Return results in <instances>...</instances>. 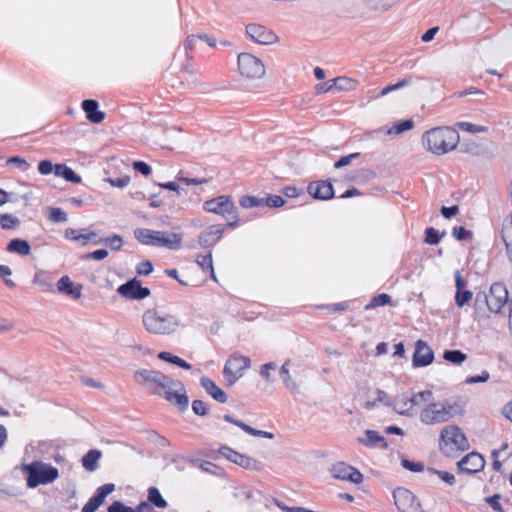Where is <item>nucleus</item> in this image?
I'll use <instances>...</instances> for the list:
<instances>
[{
	"label": "nucleus",
	"mask_w": 512,
	"mask_h": 512,
	"mask_svg": "<svg viewBox=\"0 0 512 512\" xmlns=\"http://www.w3.org/2000/svg\"><path fill=\"white\" fill-rule=\"evenodd\" d=\"M246 35L256 44L275 45L279 43V36L269 27L259 23H250L246 26Z\"/></svg>",
	"instance_id": "obj_11"
},
{
	"label": "nucleus",
	"mask_w": 512,
	"mask_h": 512,
	"mask_svg": "<svg viewBox=\"0 0 512 512\" xmlns=\"http://www.w3.org/2000/svg\"><path fill=\"white\" fill-rule=\"evenodd\" d=\"M285 363L290 365L294 374L299 375L305 370L304 362L300 358H289L285 361Z\"/></svg>",
	"instance_id": "obj_58"
},
{
	"label": "nucleus",
	"mask_w": 512,
	"mask_h": 512,
	"mask_svg": "<svg viewBox=\"0 0 512 512\" xmlns=\"http://www.w3.org/2000/svg\"><path fill=\"white\" fill-rule=\"evenodd\" d=\"M198 181L191 178H180L176 181L159 183V187L165 190L173 191L180 194L185 186L197 185Z\"/></svg>",
	"instance_id": "obj_35"
},
{
	"label": "nucleus",
	"mask_w": 512,
	"mask_h": 512,
	"mask_svg": "<svg viewBox=\"0 0 512 512\" xmlns=\"http://www.w3.org/2000/svg\"><path fill=\"white\" fill-rule=\"evenodd\" d=\"M117 292L128 300H143L150 296L151 292L147 287L141 286L137 279H132L117 288Z\"/></svg>",
	"instance_id": "obj_15"
},
{
	"label": "nucleus",
	"mask_w": 512,
	"mask_h": 512,
	"mask_svg": "<svg viewBox=\"0 0 512 512\" xmlns=\"http://www.w3.org/2000/svg\"><path fill=\"white\" fill-rule=\"evenodd\" d=\"M453 127L457 130L458 134L468 135H481L486 134L490 130L488 122H479L471 120H463L456 122Z\"/></svg>",
	"instance_id": "obj_23"
},
{
	"label": "nucleus",
	"mask_w": 512,
	"mask_h": 512,
	"mask_svg": "<svg viewBox=\"0 0 512 512\" xmlns=\"http://www.w3.org/2000/svg\"><path fill=\"white\" fill-rule=\"evenodd\" d=\"M136 272L140 276H147L154 270L153 264L150 260H142L136 265Z\"/></svg>",
	"instance_id": "obj_55"
},
{
	"label": "nucleus",
	"mask_w": 512,
	"mask_h": 512,
	"mask_svg": "<svg viewBox=\"0 0 512 512\" xmlns=\"http://www.w3.org/2000/svg\"><path fill=\"white\" fill-rule=\"evenodd\" d=\"M500 416L512 423V396L500 408Z\"/></svg>",
	"instance_id": "obj_59"
},
{
	"label": "nucleus",
	"mask_w": 512,
	"mask_h": 512,
	"mask_svg": "<svg viewBox=\"0 0 512 512\" xmlns=\"http://www.w3.org/2000/svg\"><path fill=\"white\" fill-rule=\"evenodd\" d=\"M316 90L319 93H336L335 78L318 84Z\"/></svg>",
	"instance_id": "obj_62"
},
{
	"label": "nucleus",
	"mask_w": 512,
	"mask_h": 512,
	"mask_svg": "<svg viewBox=\"0 0 512 512\" xmlns=\"http://www.w3.org/2000/svg\"><path fill=\"white\" fill-rule=\"evenodd\" d=\"M158 393L178 411L184 412L189 407V397L185 385L176 379L166 376Z\"/></svg>",
	"instance_id": "obj_7"
},
{
	"label": "nucleus",
	"mask_w": 512,
	"mask_h": 512,
	"mask_svg": "<svg viewBox=\"0 0 512 512\" xmlns=\"http://www.w3.org/2000/svg\"><path fill=\"white\" fill-rule=\"evenodd\" d=\"M426 473L428 474L430 480H432L434 476H437L441 481H443L448 486H454L456 483V478L454 474L450 472L437 470L435 468H427Z\"/></svg>",
	"instance_id": "obj_41"
},
{
	"label": "nucleus",
	"mask_w": 512,
	"mask_h": 512,
	"mask_svg": "<svg viewBox=\"0 0 512 512\" xmlns=\"http://www.w3.org/2000/svg\"><path fill=\"white\" fill-rule=\"evenodd\" d=\"M56 176L72 183H80L82 180L74 170L64 164H56Z\"/></svg>",
	"instance_id": "obj_38"
},
{
	"label": "nucleus",
	"mask_w": 512,
	"mask_h": 512,
	"mask_svg": "<svg viewBox=\"0 0 512 512\" xmlns=\"http://www.w3.org/2000/svg\"><path fill=\"white\" fill-rule=\"evenodd\" d=\"M452 236L457 240H469L472 238V232L460 226L453 228Z\"/></svg>",
	"instance_id": "obj_61"
},
{
	"label": "nucleus",
	"mask_w": 512,
	"mask_h": 512,
	"mask_svg": "<svg viewBox=\"0 0 512 512\" xmlns=\"http://www.w3.org/2000/svg\"><path fill=\"white\" fill-rule=\"evenodd\" d=\"M100 458V450H89L82 458V465L87 471L93 472L99 467L98 461Z\"/></svg>",
	"instance_id": "obj_36"
},
{
	"label": "nucleus",
	"mask_w": 512,
	"mask_h": 512,
	"mask_svg": "<svg viewBox=\"0 0 512 512\" xmlns=\"http://www.w3.org/2000/svg\"><path fill=\"white\" fill-rule=\"evenodd\" d=\"M424 405L417 413L420 423L433 426L444 423L456 417H462L467 411V401L462 397H454L446 400L433 399L423 402Z\"/></svg>",
	"instance_id": "obj_1"
},
{
	"label": "nucleus",
	"mask_w": 512,
	"mask_h": 512,
	"mask_svg": "<svg viewBox=\"0 0 512 512\" xmlns=\"http://www.w3.org/2000/svg\"><path fill=\"white\" fill-rule=\"evenodd\" d=\"M501 237L506 247L507 257L512 263V211L502 225Z\"/></svg>",
	"instance_id": "obj_32"
},
{
	"label": "nucleus",
	"mask_w": 512,
	"mask_h": 512,
	"mask_svg": "<svg viewBox=\"0 0 512 512\" xmlns=\"http://www.w3.org/2000/svg\"><path fill=\"white\" fill-rule=\"evenodd\" d=\"M7 251L10 253H17L19 255H28L31 248L27 241L22 239H13L8 243Z\"/></svg>",
	"instance_id": "obj_42"
},
{
	"label": "nucleus",
	"mask_w": 512,
	"mask_h": 512,
	"mask_svg": "<svg viewBox=\"0 0 512 512\" xmlns=\"http://www.w3.org/2000/svg\"><path fill=\"white\" fill-rule=\"evenodd\" d=\"M83 110L89 121L100 123L104 119V113L99 109V105L94 100H85L82 104Z\"/></svg>",
	"instance_id": "obj_33"
},
{
	"label": "nucleus",
	"mask_w": 512,
	"mask_h": 512,
	"mask_svg": "<svg viewBox=\"0 0 512 512\" xmlns=\"http://www.w3.org/2000/svg\"><path fill=\"white\" fill-rule=\"evenodd\" d=\"M419 142L425 152L442 156L456 149L460 136L453 126L438 125L426 129Z\"/></svg>",
	"instance_id": "obj_2"
},
{
	"label": "nucleus",
	"mask_w": 512,
	"mask_h": 512,
	"mask_svg": "<svg viewBox=\"0 0 512 512\" xmlns=\"http://www.w3.org/2000/svg\"><path fill=\"white\" fill-rule=\"evenodd\" d=\"M264 198V205L271 208H279L285 205V200L279 195H267Z\"/></svg>",
	"instance_id": "obj_54"
},
{
	"label": "nucleus",
	"mask_w": 512,
	"mask_h": 512,
	"mask_svg": "<svg viewBox=\"0 0 512 512\" xmlns=\"http://www.w3.org/2000/svg\"><path fill=\"white\" fill-rule=\"evenodd\" d=\"M191 465L200 468L202 471L218 475L221 473V469L217 464H214L208 460L203 459H192Z\"/></svg>",
	"instance_id": "obj_44"
},
{
	"label": "nucleus",
	"mask_w": 512,
	"mask_h": 512,
	"mask_svg": "<svg viewBox=\"0 0 512 512\" xmlns=\"http://www.w3.org/2000/svg\"><path fill=\"white\" fill-rule=\"evenodd\" d=\"M115 486L112 483L104 484L98 487L92 496L98 503L102 504L105 498L114 491Z\"/></svg>",
	"instance_id": "obj_50"
},
{
	"label": "nucleus",
	"mask_w": 512,
	"mask_h": 512,
	"mask_svg": "<svg viewBox=\"0 0 512 512\" xmlns=\"http://www.w3.org/2000/svg\"><path fill=\"white\" fill-rule=\"evenodd\" d=\"M123 166H125V163L120 159H111L107 162L105 174L107 175L106 180L111 186L116 188H126L129 186L131 182L129 175H121L119 177L114 176V173L117 170H120Z\"/></svg>",
	"instance_id": "obj_17"
},
{
	"label": "nucleus",
	"mask_w": 512,
	"mask_h": 512,
	"mask_svg": "<svg viewBox=\"0 0 512 512\" xmlns=\"http://www.w3.org/2000/svg\"><path fill=\"white\" fill-rule=\"evenodd\" d=\"M200 385L215 401L219 403H226L228 401L226 392L211 378L206 376L201 377Z\"/></svg>",
	"instance_id": "obj_26"
},
{
	"label": "nucleus",
	"mask_w": 512,
	"mask_h": 512,
	"mask_svg": "<svg viewBox=\"0 0 512 512\" xmlns=\"http://www.w3.org/2000/svg\"><path fill=\"white\" fill-rule=\"evenodd\" d=\"M416 122L413 118L399 119L393 122L387 123L383 127V133L390 138L401 136L414 130Z\"/></svg>",
	"instance_id": "obj_21"
},
{
	"label": "nucleus",
	"mask_w": 512,
	"mask_h": 512,
	"mask_svg": "<svg viewBox=\"0 0 512 512\" xmlns=\"http://www.w3.org/2000/svg\"><path fill=\"white\" fill-rule=\"evenodd\" d=\"M65 239L75 242L80 246H86L89 243H96V234L86 232L85 230L76 228H67L64 232Z\"/></svg>",
	"instance_id": "obj_27"
},
{
	"label": "nucleus",
	"mask_w": 512,
	"mask_h": 512,
	"mask_svg": "<svg viewBox=\"0 0 512 512\" xmlns=\"http://www.w3.org/2000/svg\"><path fill=\"white\" fill-rule=\"evenodd\" d=\"M278 373L281 377L283 384L287 389L292 391L297 389L298 385L296 376H298V374L293 373V370L289 364H286L284 362L282 366L279 368Z\"/></svg>",
	"instance_id": "obj_34"
},
{
	"label": "nucleus",
	"mask_w": 512,
	"mask_h": 512,
	"mask_svg": "<svg viewBox=\"0 0 512 512\" xmlns=\"http://www.w3.org/2000/svg\"><path fill=\"white\" fill-rule=\"evenodd\" d=\"M135 239L143 245L158 247L160 239V231L148 228H138L134 231Z\"/></svg>",
	"instance_id": "obj_30"
},
{
	"label": "nucleus",
	"mask_w": 512,
	"mask_h": 512,
	"mask_svg": "<svg viewBox=\"0 0 512 512\" xmlns=\"http://www.w3.org/2000/svg\"><path fill=\"white\" fill-rule=\"evenodd\" d=\"M148 500L157 508H166L167 501L162 497L160 491L156 487H150L148 490Z\"/></svg>",
	"instance_id": "obj_48"
},
{
	"label": "nucleus",
	"mask_w": 512,
	"mask_h": 512,
	"mask_svg": "<svg viewBox=\"0 0 512 512\" xmlns=\"http://www.w3.org/2000/svg\"><path fill=\"white\" fill-rule=\"evenodd\" d=\"M222 234L223 227L221 225H213L200 235L199 242L206 247L212 246L221 238Z\"/></svg>",
	"instance_id": "obj_31"
},
{
	"label": "nucleus",
	"mask_w": 512,
	"mask_h": 512,
	"mask_svg": "<svg viewBox=\"0 0 512 512\" xmlns=\"http://www.w3.org/2000/svg\"><path fill=\"white\" fill-rule=\"evenodd\" d=\"M45 216L53 223H63L67 221V214L59 208L49 207L45 210Z\"/></svg>",
	"instance_id": "obj_47"
},
{
	"label": "nucleus",
	"mask_w": 512,
	"mask_h": 512,
	"mask_svg": "<svg viewBox=\"0 0 512 512\" xmlns=\"http://www.w3.org/2000/svg\"><path fill=\"white\" fill-rule=\"evenodd\" d=\"M183 236L177 232L160 231V239L158 247L169 250H178L182 247Z\"/></svg>",
	"instance_id": "obj_29"
},
{
	"label": "nucleus",
	"mask_w": 512,
	"mask_h": 512,
	"mask_svg": "<svg viewBox=\"0 0 512 512\" xmlns=\"http://www.w3.org/2000/svg\"><path fill=\"white\" fill-rule=\"evenodd\" d=\"M218 452L219 455L215 457L216 460L224 458L246 469L260 468V461L247 454L240 453L238 450H224V453L223 450H218Z\"/></svg>",
	"instance_id": "obj_14"
},
{
	"label": "nucleus",
	"mask_w": 512,
	"mask_h": 512,
	"mask_svg": "<svg viewBox=\"0 0 512 512\" xmlns=\"http://www.w3.org/2000/svg\"><path fill=\"white\" fill-rule=\"evenodd\" d=\"M236 71L244 81H258L266 75L264 61L250 52H241L237 56Z\"/></svg>",
	"instance_id": "obj_5"
},
{
	"label": "nucleus",
	"mask_w": 512,
	"mask_h": 512,
	"mask_svg": "<svg viewBox=\"0 0 512 512\" xmlns=\"http://www.w3.org/2000/svg\"><path fill=\"white\" fill-rule=\"evenodd\" d=\"M105 243L113 251H118L123 246V240L118 235H113L106 238Z\"/></svg>",
	"instance_id": "obj_63"
},
{
	"label": "nucleus",
	"mask_w": 512,
	"mask_h": 512,
	"mask_svg": "<svg viewBox=\"0 0 512 512\" xmlns=\"http://www.w3.org/2000/svg\"><path fill=\"white\" fill-rule=\"evenodd\" d=\"M26 474V484L29 488H36L39 485H47L59 477V471L49 463L33 461L22 468Z\"/></svg>",
	"instance_id": "obj_6"
},
{
	"label": "nucleus",
	"mask_w": 512,
	"mask_h": 512,
	"mask_svg": "<svg viewBox=\"0 0 512 512\" xmlns=\"http://www.w3.org/2000/svg\"><path fill=\"white\" fill-rule=\"evenodd\" d=\"M444 233H440L435 228H428L425 231V242L427 244H437L443 237Z\"/></svg>",
	"instance_id": "obj_53"
},
{
	"label": "nucleus",
	"mask_w": 512,
	"mask_h": 512,
	"mask_svg": "<svg viewBox=\"0 0 512 512\" xmlns=\"http://www.w3.org/2000/svg\"><path fill=\"white\" fill-rule=\"evenodd\" d=\"M108 512H135V509L125 506L122 502L115 501L108 507Z\"/></svg>",
	"instance_id": "obj_64"
},
{
	"label": "nucleus",
	"mask_w": 512,
	"mask_h": 512,
	"mask_svg": "<svg viewBox=\"0 0 512 512\" xmlns=\"http://www.w3.org/2000/svg\"><path fill=\"white\" fill-rule=\"evenodd\" d=\"M438 444L441 448H465L469 446L465 431L454 424L446 425L440 430Z\"/></svg>",
	"instance_id": "obj_9"
},
{
	"label": "nucleus",
	"mask_w": 512,
	"mask_h": 512,
	"mask_svg": "<svg viewBox=\"0 0 512 512\" xmlns=\"http://www.w3.org/2000/svg\"><path fill=\"white\" fill-rule=\"evenodd\" d=\"M142 325L152 335L168 336L184 328L182 321L174 316L155 309L146 310L142 316Z\"/></svg>",
	"instance_id": "obj_3"
},
{
	"label": "nucleus",
	"mask_w": 512,
	"mask_h": 512,
	"mask_svg": "<svg viewBox=\"0 0 512 512\" xmlns=\"http://www.w3.org/2000/svg\"><path fill=\"white\" fill-rule=\"evenodd\" d=\"M395 505L400 512H420V504L415 495L405 488H397L393 492Z\"/></svg>",
	"instance_id": "obj_13"
},
{
	"label": "nucleus",
	"mask_w": 512,
	"mask_h": 512,
	"mask_svg": "<svg viewBox=\"0 0 512 512\" xmlns=\"http://www.w3.org/2000/svg\"><path fill=\"white\" fill-rule=\"evenodd\" d=\"M485 466L484 457L473 450L466 456H464L458 463L457 467L460 473L472 475L483 470Z\"/></svg>",
	"instance_id": "obj_16"
},
{
	"label": "nucleus",
	"mask_w": 512,
	"mask_h": 512,
	"mask_svg": "<svg viewBox=\"0 0 512 512\" xmlns=\"http://www.w3.org/2000/svg\"><path fill=\"white\" fill-rule=\"evenodd\" d=\"M433 399V391L423 389L416 392H403L396 395L392 402V409L399 415L412 417L416 415L423 402Z\"/></svg>",
	"instance_id": "obj_4"
},
{
	"label": "nucleus",
	"mask_w": 512,
	"mask_h": 512,
	"mask_svg": "<svg viewBox=\"0 0 512 512\" xmlns=\"http://www.w3.org/2000/svg\"><path fill=\"white\" fill-rule=\"evenodd\" d=\"M239 202L240 206L245 209L264 206V198L253 195H243Z\"/></svg>",
	"instance_id": "obj_46"
},
{
	"label": "nucleus",
	"mask_w": 512,
	"mask_h": 512,
	"mask_svg": "<svg viewBox=\"0 0 512 512\" xmlns=\"http://www.w3.org/2000/svg\"><path fill=\"white\" fill-rule=\"evenodd\" d=\"M158 358L162 361H165V362H168L170 364H173L175 366H178L184 370H190L191 369V365L185 361L184 359L180 358L179 356L177 355H174L170 352H160L158 354Z\"/></svg>",
	"instance_id": "obj_39"
},
{
	"label": "nucleus",
	"mask_w": 512,
	"mask_h": 512,
	"mask_svg": "<svg viewBox=\"0 0 512 512\" xmlns=\"http://www.w3.org/2000/svg\"><path fill=\"white\" fill-rule=\"evenodd\" d=\"M203 209L207 213L221 216L233 215L237 208L230 196L220 195L204 202Z\"/></svg>",
	"instance_id": "obj_12"
},
{
	"label": "nucleus",
	"mask_w": 512,
	"mask_h": 512,
	"mask_svg": "<svg viewBox=\"0 0 512 512\" xmlns=\"http://www.w3.org/2000/svg\"><path fill=\"white\" fill-rule=\"evenodd\" d=\"M277 371H279L278 369V366L276 363L274 362H267V363H264L262 364L260 367H259V375L260 377L268 382V383H271L274 381L275 379V375L277 373Z\"/></svg>",
	"instance_id": "obj_40"
},
{
	"label": "nucleus",
	"mask_w": 512,
	"mask_h": 512,
	"mask_svg": "<svg viewBox=\"0 0 512 512\" xmlns=\"http://www.w3.org/2000/svg\"><path fill=\"white\" fill-rule=\"evenodd\" d=\"M20 225V220L11 214H0V227L3 229H16Z\"/></svg>",
	"instance_id": "obj_51"
},
{
	"label": "nucleus",
	"mask_w": 512,
	"mask_h": 512,
	"mask_svg": "<svg viewBox=\"0 0 512 512\" xmlns=\"http://www.w3.org/2000/svg\"><path fill=\"white\" fill-rule=\"evenodd\" d=\"M144 444L147 446H159V447H165V446L170 445L169 441L165 437L159 435L156 432L147 433L146 440H145Z\"/></svg>",
	"instance_id": "obj_49"
},
{
	"label": "nucleus",
	"mask_w": 512,
	"mask_h": 512,
	"mask_svg": "<svg viewBox=\"0 0 512 512\" xmlns=\"http://www.w3.org/2000/svg\"><path fill=\"white\" fill-rule=\"evenodd\" d=\"M336 92H349L354 91L358 87V82L355 79L349 77H337L335 78Z\"/></svg>",
	"instance_id": "obj_43"
},
{
	"label": "nucleus",
	"mask_w": 512,
	"mask_h": 512,
	"mask_svg": "<svg viewBox=\"0 0 512 512\" xmlns=\"http://www.w3.org/2000/svg\"><path fill=\"white\" fill-rule=\"evenodd\" d=\"M192 411L199 416H204L208 413L209 407L208 404L202 400H194L192 402Z\"/></svg>",
	"instance_id": "obj_60"
},
{
	"label": "nucleus",
	"mask_w": 512,
	"mask_h": 512,
	"mask_svg": "<svg viewBox=\"0 0 512 512\" xmlns=\"http://www.w3.org/2000/svg\"><path fill=\"white\" fill-rule=\"evenodd\" d=\"M57 290L65 296L77 300L82 297L83 286L74 282L69 276H63L56 284Z\"/></svg>",
	"instance_id": "obj_24"
},
{
	"label": "nucleus",
	"mask_w": 512,
	"mask_h": 512,
	"mask_svg": "<svg viewBox=\"0 0 512 512\" xmlns=\"http://www.w3.org/2000/svg\"><path fill=\"white\" fill-rule=\"evenodd\" d=\"M455 294L454 302L458 308H463L470 304L473 299V292L469 289L467 281L460 272L455 273Z\"/></svg>",
	"instance_id": "obj_19"
},
{
	"label": "nucleus",
	"mask_w": 512,
	"mask_h": 512,
	"mask_svg": "<svg viewBox=\"0 0 512 512\" xmlns=\"http://www.w3.org/2000/svg\"><path fill=\"white\" fill-rule=\"evenodd\" d=\"M363 7L368 11L374 13H386L393 8H395L398 4L401 3L402 0H360Z\"/></svg>",
	"instance_id": "obj_28"
},
{
	"label": "nucleus",
	"mask_w": 512,
	"mask_h": 512,
	"mask_svg": "<svg viewBox=\"0 0 512 512\" xmlns=\"http://www.w3.org/2000/svg\"><path fill=\"white\" fill-rule=\"evenodd\" d=\"M307 192L310 196L319 200H329L334 196L332 184L324 180L310 183Z\"/></svg>",
	"instance_id": "obj_25"
},
{
	"label": "nucleus",
	"mask_w": 512,
	"mask_h": 512,
	"mask_svg": "<svg viewBox=\"0 0 512 512\" xmlns=\"http://www.w3.org/2000/svg\"><path fill=\"white\" fill-rule=\"evenodd\" d=\"M38 171L42 175H49L51 173L56 175V164H53L49 160H42L38 164Z\"/></svg>",
	"instance_id": "obj_57"
},
{
	"label": "nucleus",
	"mask_w": 512,
	"mask_h": 512,
	"mask_svg": "<svg viewBox=\"0 0 512 512\" xmlns=\"http://www.w3.org/2000/svg\"><path fill=\"white\" fill-rule=\"evenodd\" d=\"M508 300V290L501 283H493L485 294L486 307L494 314L501 313Z\"/></svg>",
	"instance_id": "obj_10"
},
{
	"label": "nucleus",
	"mask_w": 512,
	"mask_h": 512,
	"mask_svg": "<svg viewBox=\"0 0 512 512\" xmlns=\"http://www.w3.org/2000/svg\"><path fill=\"white\" fill-rule=\"evenodd\" d=\"M443 357L454 364L462 363L466 359V355L458 350L445 351Z\"/></svg>",
	"instance_id": "obj_52"
},
{
	"label": "nucleus",
	"mask_w": 512,
	"mask_h": 512,
	"mask_svg": "<svg viewBox=\"0 0 512 512\" xmlns=\"http://www.w3.org/2000/svg\"><path fill=\"white\" fill-rule=\"evenodd\" d=\"M224 420L227 421V422H230V423H233L237 426H239L240 428H242L244 431L248 432V433H251L255 436H259V437H262V438H269V439H272L274 438V435L270 432H266V431H256L252 428H250L249 426L245 425L244 423L242 422H239V421H236L234 420L231 416L229 415H225L224 416Z\"/></svg>",
	"instance_id": "obj_45"
},
{
	"label": "nucleus",
	"mask_w": 512,
	"mask_h": 512,
	"mask_svg": "<svg viewBox=\"0 0 512 512\" xmlns=\"http://www.w3.org/2000/svg\"><path fill=\"white\" fill-rule=\"evenodd\" d=\"M401 465L411 471V472H423L425 471V467H424V464L422 462H414V461H410L408 459H405L403 458L401 460Z\"/></svg>",
	"instance_id": "obj_56"
},
{
	"label": "nucleus",
	"mask_w": 512,
	"mask_h": 512,
	"mask_svg": "<svg viewBox=\"0 0 512 512\" xmlns=\"http://www.w3.org/2000/svg\"><path fill=\"white\" fill-rule=\"evenodd\" d=\"M434 358L431 347L425 341L418 340L413 354V366L416 368L427 367L433 363Z\"/></svg>",
	"instance_id": "obj_20"
},
{
	"label": "nucleus",
	"mask_w": 512,
	"mask_h": 512,
	"mask_svg": "<svg viewBox=\"0 0 512 512\" xmlns=\"http://www.w3.org/2000/svg\"><path fill=\"white\" fill-rule=\"evenodd\" d=\"M332 476L339 480L350 481L359 484L363 480V475L356 468L344 463L337 462L330 468Z\"/></svg>",
	"instance_id": "obj_18"
},
{
	"label": "nucleus",
	"mask_w": 512,
	"mask_h": 512,
	"mask_svg": "<svg viewBox=\"0 0 512 512\" xmlns=\"http://www.w3.org/2000/svg\"><path fill=\"white\" fill-rule=\"evenodd\" d=\"M165 378L166 376L149 369H141L136 371L134 374V379L137 383L148 388H153L157 392L162 385V380Z\"/></svg>",
	"instance_id": "obj_22"
},
{
	"label": "nucleus",
	"mask_w": 512,
	"mask_h": 512,
	"mask_svg": "<svg viewBox=\"0 0 512 512\" xmlns=\"http://www.w3.org/2000/svg\"><path fill=\"white\" fill-rule=\"evenodd\" d=\"M360 443L365 446H386L384 439L373 430H367L360 438Z\"/></svg>",
	"instance_id": "obj_37"
},
{
	"label": "nucleus",
	"mask_w": 512,
	"mask_h": 512,
	"mask_svg": "<svg viewBox=\"0 0 512 512\" xmlns=\"http://www.w3.org/2000/svg\"><path fill=\"white\" fill-rule=\"evenodd\" d=\"M252 366V360L241 354L231 355L225 362L223 377L228 385H234L242 379Z\"/></svg>",
	"instance_id": "obj_8"
}]
</instances>
